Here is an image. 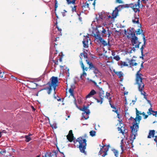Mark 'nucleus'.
<instances>
[{
	"label": "nucleus",
	"mask_w": 157,
	"mask_h": 157,
	"mask_svg": "<svg viewBox=\"0 0 157 157\" xmlns=\"http://www.w3.org/2000/svg\"><path fill=\"white\" fill-rule=\"evenodd\" d=\"M50 126L52 129H56L57 128V124L55 123L50 124Z\"/></svg>",
	"instance_id": "c756f323"
},
{
	"label": "nucleus",
	"mask_w": 157,
	"mask_h": 157,
	"mask_svg": "<svg viewBox=\"0 0 157 157\" xmlns=\"http://www.w3.org/2000/svg\"><path fill=\"white\" fill-rule=\"evenodd\" d=\"M113 153L114 154L115 156H118V151L117 150H116L115 149H113Z\"/></svg>",
	"instance_id": "e433bc0d"
},
{
	"label": "nucleus",
	"mask_w": 157,
	"mask_h": 157,
	"mask_svg": "<svg viewBox=\"0 0 157 157\" xmlns=\"http://www.w3.org/2000/svg\"><path fill=\"white\" fill-rule=\"evenodd\" d=\"M105 145H104L103 146H102V148H101L100 150L98 153V155H101L103 153H104L103 151H103V149L104 148V147L105 146Z\"/></svg>",
	"instance_id": "2f4dec72"
},
{
	"label": "nucleus",
	"mask_w": 157,
	"mask_h": 157,
	"mask_svg": "<svg viewBox=\"0 0 157 157\" xmlns=\"http://www.w3.org/2000/svg\"><path fill=\"white\" fill-rule=\"evenodd\" d=\"M54 155V153H52L51 152H48V154H47V156L48 157H52V156Z\"/></svg>",
	"instance_id": "a19ab883"
},
{
	"label": "nucleus",
	"mask_w": 157,
	"mask_h": 157,
	"mask_svg": "<svg viewBox=\"0 0 157 157\" xmlns=\"http://www.w3.org/2000/svg\"><path fill=\"white\" fill-rule=\"evenodd\" d=\"M25 138L26 139L25 140L26 142H29L31 139L29 136V135H25Z\"/></svg>",
	"instance_id": "b1692460"
},
{
	"label": "nucleus",
	"mask_w": 157,
	"mask_h": 157,
	"mask_svg": "<svg viewBox=\"0 0 157 157\" xmlns=\"http://www.w3.org/2000/svg\"><path fill=\"white\" fill-rule=\"evenodd\" d=\"M140 0H138V2H137V4H133V3H131L128 5V6H127V7H130L131 8H132V9H133L135 7H138L139 8H140Z\"/></svg>",
	"instance_id": "9b49d317"
},
{
	"label": "nucleus",
	"mask_w": 157,
	"mask_h": 157,
	"mask_svg": "<svg viewBox=\"0 0 157 157\" xmlns=\"http://www.w3.org/2000/svg\"><path fill=\"white\" fill-rule=\"evenodd\" d=\"M113 59L116 60L117 61H118L120 59V58L119 56L117 55L116 56L114 57Z\"/></svg>",
	"instance_id": "c9c22d12"
},
{
	"label": "nucleus",
	"mask_w": 157,
	"mask_h": 157,
	"mask_svg": "<svg viewBox=\"0 0 157 157\" xmlns=\"http://www.w3.org/2000/svg\"><path fill=\"white\" fill-rule=\"evenodd\" d=\"M67 3L68 4H69L71 3V2L70 0H67Z\"/></svg>",
	"instance_id": "338daca9"
},
{
	"label": "nucleus",
	"mask_w": 157,
	"mask_h": 157,
	"mask_svg": "<svg viewBox=\"0 0 157 157\" xmlns=\"http://www.w3.org/2000/svg\"><path fill=\"white\" fill-rule=\"evenodd\" d=\"M50 81L51 83L49 82L48 84L49 86H54L56 85H58L57 83L58 82V79L57 77L52 76L51 79Z\"/></svg>",
	"instance_id": "0eeeda50"
},
{
	"label": "nucleus",
	"mask_w": 157,
	"mask_h": 157,
	"mask_svg": "<svg viewBox=\"0 0 157 157\" xmlns=\"http://www.w3.org/2000/svg\"><path fill=\"white\" fill-rule=\"evenodd\" d=\"M100 28L101 29H102L101 31V32L102 34H103V35L105 34V32H106V30H105V29H104L103 27H100Z\"/></svg>",
	"instance_id": "72a5a7b5"
},
{
	"label": "nucleus",
	"mask_w": 157,
	"mask_h": 157,
	"mask_svg": "<svg viewBox=\"0 0 157 157\" xmlns=\"http://www.w3.org/2000/svg\"><path fill=\"white\" fill-rule=\"evenodd\" d=\"M155 111H154L152 110V108L151 107L148 109V111L147 112V113L149 115L152 114L153 116V114L154 115L155 113Z\"/></svg>",
	"instance_id": "6ab92c4d"
},
{
	"label": "nucleus",
	"mask_w": 157,
	"mask_h": 157,
	"mask_svg": "<svg viewBox=\"0 0 157 157\" xmlns=\"http://www.w3.org/2000/svg\"><path fill=\"white\" fill-rule=\"evenodd\" d=\"M66 12H67V11L65 10H64L63 12L62 13L63 17H64L65 16L64 13Z\"/></svg>",
	"instance_id": "13d9d810"
},
{
	"label": "nucleus",
	"mask_w": 157,
	"mask_h": 157,
	"mask_svg": "<svg viewBox=\"0 0 157 157\" xmlns=\"http://www.w3.org/2000/svg\"><path fill=\"white\" fill-rule=\"evenodd\" d=\"M135 61V60L133 59H131L130 62V64L132 66H136L137 64L136 63H135L134 64H132V62Z\"/></svg>",
	"instance_id": "cd10ccee"
},
{
	"label": "nucleus",
	"mask_w": 157,
	"mask_h": 157,
	"mask_svg": "<svg viewBox=\"0 0 157 157\" xmlns=\"http://www.w3.org/2000/svg\"><path fill=\"white\" fill-rule=\"evenodd\" d=\"M93 82L97 87L98 88L99 87V86L97 85V83L95 82L94 81H93Z\"/></svg>",
	"instance_id": "680f3d73"
},
{
	"label": "nucleus",
	"mask_w": 157,
	"mask_h": 157,
	"mask_svg": "<svg viewBox=\"0 0 157 157\" xmlns=\"http://www.w3.org/2000/svg\"><path fill=\"white\" fill-rule=\"evenodd\" d=\"M76 6H75L74 7H72V11L73 12L76 11Z\"/></svg>",
	"instance_id": "3c124183"
},
{
	"label": "nucleus",
	"mask_w": 157,
	"mask_h": 157,
	"mask_svg": "<svg viewBox=\"0 0 157 157\" xmlns=\"http://www.w3.org/2000/svg\"><path fill=\"white\" fill-rule=\"evenodd\" d=\"M104 98H100V99H101V100H98V99L97 98H94L97 101V102H98V103H99L100 102V104H101L102 103V102H103V99Z\"/></svg>",
	"instance_id": "c85d7f7f"
},
{
	"label": "nucleus",
	"mask_w": 157,
	"mask_h": 157,
	"mask_svg": "<svg viewBox=\"0 0 157 157\" xmlns=\"http://www.w3.org/2000/svg\"><path fill=\"white\" fill-rule=\"evenodd\" d=\"M58 86V85H56L54 86H50L51 87L52 86L54 90V92H55V90H56V87Z\"/></svg>",
	"instance_id": "49530a36"
},
{
	"label": "nucleus",
	"mask_w": 157,
	"mask_h": 157,
	"mask_svg": "<svg viewBox=\"0 0 157 157\" xmlns=\"http://www.w3.org/2000/svg\"><path fill=\"white\" fill-rule=\"evenodd\" d=\"M135 24H139V18H137V20L136 21H135Z\"/></svg>",
	"instance_id": "e2e57ef3"
},
{
	"label": "nucleus",
	"mask_w": 157,
	"mask_h": 157,
	"mask_svg": "<svg viewBox=\"0 0 157 157\" xmlns=\"http://www.w3.org/2000/svg\"><path fill=\"white\" fill-rule=\"evenodd\" d=\"M128 35L127 36V37L128 38V39L130 38V36H129V35L131 36V37H135V36H136V34L135 32H133V31H129V32L128 33H127Z\"/></svg>",
	"instance_id": "dca6fc26"
},
{
	"label": "nucleus",
	"mask_w": 157,
	"mask_h": 157,
	"mask_svg": "<svg viewBox=\"0 0 157 157\" xmlns=\"http://www.w3.org/2000/svg\"><path fill=\"white\" fill-rule=\"evenodd\" d=\"M96 21L98 22H98L99 21V20L97 18H96L95 20H94L93 22H92V23L91 24V26H92L93 24H94V22H95Z\"/></svg>",
	"instance_id": "603ef678"
},
{
	"label": "nucleus",
	"mask_w": 157,
	"mask_h": 157,
	"mask_svg": "<svg viewBox=\"0 0 157 157\" xmlns=\"http://www.w3.org/2000/svg\"><path fill=\"white\" fill-rule=\"evenodd\" d=\"M55 94H56V92H55L54 94V98L55 99H56L58 101H61V98L57 96V95H56Z\"/></svg>",
	"instance_id": "393cba45"
},
{
	"label": "nucleus",
	"mask_w": 157,
	"mask_h": 157,
	"mask_svg": "<svg viewBox=\"0 0 157 157\" xmlns=\"http://www.w3.org/2000/svg\"><path fill=\"white\" fill-rule=\"evenodd\" d=\"M139 8L138 7V8L135 7L133 9L135 13H136L137 11L139 12L140 10H139Z\"/></svg>",
	"instance_id": "58836bf2"
},
{
	"label": "nucleus",
	"mask_w": 157,
	"mask_h": 157,
	"mask_svg": "<svg viewBox=\"0 0 157 157\" xmlns=\"http://www.w3.org/2000/svg\"><path fill=\"white\" fill-rule=\"evenodd\" d=\"M114 73L118 76L119 78H121L123 76V73L121 71L114 72Z\"/></svg>",
	"instance_id": "412c9836"
},
{
	"label": "nucleus",
	"mask_w": 157,
	"mask_h": 157,
	"mask_svg": "<svg viewBox=\"0 0 157 157\" xmlns=\"http://www.w3.org/2000/svg\"><path fill=\"white\" fill-rule=\"evenodd\" d=\"M55 11L56 12V10L58 6V1H57V0H55Z\"/></svg>",
	"instance_id": "473e14b6"
},
{
	"label": "nucleus",
	"mask_w": 157,
	"mask_h": 157,
	"mask_svg": "<svg viewBox=\"0 0 157 157\" xmlns=\"http://www.w3.org/2000/svg\"><path fill=\"white\" fill-rule=\"evenodd\" d=\"M108 151V149H107L106 150L105 152H104V153L102 155V157H105V156L107 155V152Z\"/></svg>",
	"instance_id": "79ce46f5"
},
{
	"label": "nucleus",
	"mask_w": 157,
	"mask_h": 157,
	"mask_svg": "<svg viewBox=\"0 0 157 157\" xmlns=\"http://www.w3.org/2000/svg\"><path fill=\"white\" fill-rule=\"evenodd\" d=\"M96 132L95 131L91 130L90 132V135L92 137L96 135Z\"/></svg>",
	"instance_id": "a878e982"
},
{
	"label": "nucleus",
	"mask_w": 157,
	"mask_h": 157,
	"mask_svg": "<svg viewBox=\"0 0 157 157\" xmlns=\"http://www.w3.org/2000/svg\"><path fill=\"white\" fill-rule=\"evenodd\" d=\"M74 90L71 88H70L69 90V92L70 94V95L74 97V94L73 93Z\"/></svg>",
	"instance_id": "7c9ffc66"
},
{
	"label": "nucleus",
	"mask_w": 157,
	"mask_h": 157,
	"mask_svg": "<svg viewBox=\"0 0 157 157\" xmlns=\"http://www.w3.org/2000/svg\"><path fill=\"white\" fill-rule=\"evenodd\" d=\"M89 37H87L86 38H85L83 39V40H84L86 42V43H88V38Z\"/></svg>",
	"instance_id": "a18cd8bd"
},
{
	"label": "nucleus",
	"mask_w": 157,
	"mask_h": 157,
	"mask_svg": "<svg viewBox=\"0 0 157 157\" xmlns=\"http://www.w3.org/2000/svg\"><path fill=\"white\" fill-rule=\"evenodd\" d=\"M123 139H122L121 141V145H120V147H121V149L122 150V151H123V150H124V148L122 146V144L123 143Z\"/></svg>",
	"instance_id": "4c0bfd02"
},
{
	"label": "nucleus",
	"mask_w": 157,
	"mask_h": 157,
	"mask_svg": "<svg viewBox=\"0 0 157 157\" xmlns=\"http://www.w3.org/2000/svg\"><path fill=\"white\" fill-rule=\"evenodd\" d=\"M96 66H94L92 63H90L89 64V67L92 70H93V69Z\"/></svg>",
	"instance_id": "f704fd0d"
},
{
	"label": "nucleus",
	"mask_w": 157,
	"mask_h": 157,
	"mask_svg": "<svg viewBox=\"0 0 157 157\" xmlns=\"http://www.w3.org/2000/svg\"><path fill=\"white\" fill-rule=\"evenodd\" d=\"M137 117V116H136V117L133 119L135 121V122H134L132 124V126H130V128L131 129V132H134L135 131L136 132L138 130L139 128V124L141 120V118H140V120H139Z\"/></svg>",
	"instance_id": "7ed1b4c3"
},
{
	"label": "nucleus",
	"mask_w": 157,
	"mask_h": 157,
	"mask_svg": "<svg viewBox=\"0 0 157 157\" xmlns=\"http://www.w3.org/2000/svg\"><path fill=\"white\" fill-rule=\"evenodd\" d=\"M82 75L83 76H86L87 75L86 72L84 71H83V73L82 74Z\"/></svg>",
	"instance_id": "bf43d9fd"
},
{
	"label": "nucleus",
	"mask_w": 157,
	"mask_h": 157,
	"mask_svg": "<svg viewBox=\"0 0 157 157\" xmlns=\"http://www.w3.org/2000/svg\"><path fill=\"white\" fill-rule=\"evenodd\" d=\"M43 90H48V91H47V93H48V94H49L51 93V91L52 90V88H51L50 86H49V87L44 88Z\"/></svg>",
	"instance_id": "5701e85b"
},
{
	"label": "nucleus",
	"mask_w": 157,
	"mask_h": 157,
	"mask_svg": "<svg viewBox=\"0 0 157 157\" xmlns=\"http://www.w3.org/2000/svg\"><path fill=\"white\" fill-rule=\"evenodd\" d=\"M67 139L70 142H71L73 140H75V138L74 137L73 134L72 133V131L70 130L69 132V134L67 136Z\"/></svg>",
	"instance_id": "1a4fd4ad"
},
{
	"label": "nucleus",
	"mask_w": 157,
	"mask_h": 157,
	"mask_svg": "<svg viewBox=\"0 0 157 157\" xmlns=\"http://www.w3.org/2000/svg\"><path fill=\"white\" fill-rule=\"evenodd\" d=\"M142 37H143V40H146V39H145V35L144 34V33L143 32L142 33V34H141Z\"/></svg>",
	"instance_id": "5fc2aeb1"
},
{
	"label": "nucleus",
	"mask_w": 157,
	"mask_h": 157,
	"mask_svg": "<svg viewBox=\"0 0 157 157\" xmlns=\"http://www.w3.org/2000/svg\"><path fill=\"white\" fill-rule=\"evenodd\" d=\"M140 71V70L138 71L136 74V83L138 84V90L140 92L141 94L143 95L144 96L145 95H146V93L144 91L143 92L144 87V85L142 82L143 78L140 76V75H142L139 74Z\"/></svg>",
	"instance_id": "f257e3e1"
},
{
	"label": "nucleus",
	"mask_w": 157,
	"mask_h": 157,
	"mask_svg": "<svg viewBox=\"0 0 157 157\" xmlns=\"http://www.w3.org/2000/svg\"><path fill=\"white\" fill-rule=\"evenodd\" d=\"M6 152V151L5 150H3L0 152V154H2V155L3 154V153H5Z\"/></svg>",
	"instance_id": "6e6d98bb"
},
{
	"label": "nucleus",
	"mask_w": 157,
	"mask_h": 157,
	"mask_svg": "<svg viewBox=\"0 0 157 157\" xmlns=\"http://www.w3.org/2000/svg\"><path fill=\"white\" fill-rule=\"evenodd\" d=\"M155 133V131L154 130H150L149 131V134L147 136L148 138H151V137H154Z\"/></svg>",
	"instance_id": "4468645a"
},
{
	"label": "nucleus",
	"mask_w": 157,
	"mask_h": 157,
	"mask_svg": "<svg viewBox=\"0 0 157 157\" xmlns=\"http://www.w3.org/2000/svg\"><path fill=\"white\" fill-rule=\"evenodd\" d=\"M117 128L118 131H120L119 132L122 133L123 135H124V133H126L127 132L126 131V129L124 127L122 126L121 127H118Z\"/></svg>",
	"instance_id": "ddd939ff"
},
{
	"label": "nucleus",
	"mask_w": 157,
	"mask_h": 157,
	"mask_svg": "<svg viewBox=\"0 0 157 157\" xmlns=\"http://www.w3.org/2000/svg\"><path fill=\"white\" fill-rule=\"evenodd\" d=\"M77 142H79V148L80 150V151L83 153L86 154V153L85 150L86 149V139H83L81 137L78 138L76 140Z\"/></svg>",
	"instance_id": "f03ea898"
},
{
	"label": "nucleus",
	"mask_w": 157,
	"mask_h": 157,
	"mask_svg": "<svg viewBox=\"0 0 157 157\" xmlns=\"http://www.w3.org/2000/svg\"><path fill=\"white\" fill-rule=\"evenodd\" d=\"M123 63L121 65V67H122L123 66H128V64H127L125 62H122Z\"/></svg>",
	"instance_id": "37998d69"
},
{
	"label": "nucleus",
	"mask_w": 157,
	"mask_h": 157,
	"mask_svg": "<svg viewBox=\"0 0 157 157\" xmlns=\"http://www.w3.org/2000/svg\"><path fill=\"white\" fill-rule=\"evenodd\" d=\"M136 116H137L138 117V119L139 120H140V118H141V117L139 115H142L141 112L140 111H138L136 108Z\"/></svg>",
	"instance_id": "aec40b11"
},
{
	"label": "nucleus",
	"mask_w": 157,
	"mask_h": 157,
	"mask_svg": "<svg viewBox=\"0 0 157 157\" xmlns=\"http://www.w3.org/2000/svg\"><path fill=\"white\" fill-rule=\"evenodd\" d=\"M98 37L100 40V42L103 45V46H105L107 45H109V46H110L109 42V41H108V43L107 44L106 41L104 40L103 38L101 36Z\"/></svg>",
	"instance_id": "f8f14e48"
},
{
	"label": "nucleus",
	"mask_w": 157,
	"mask_h": 157,
	"mask_svg": "<svg viewBox=\"0 0 157 157\" xmlns=\"http://www.w3.org/2000/svg\"><path fill=\"white\" fill-rule=\"evenodd\" d=\"M129 31H133V32H135V30L133 28H130V29Z\"/></svg>",
	"instance_id": "052dcab7"
},
{
	"label": "nucleus",
	"mask_w": 157,
	"mask_h": 157,
	"mask_svg": "<svg viewBox=\"0 0 157 157\" xmlns=\"http://www.w3.org/2000/svg\"><path fill=\"white\" fill-rule=\"evenodd\" d=\"M98 88L99 90V96L100 98H104V96L103 95L104 94V91L103 90L102 88L99 87Z\"/></svg>",
	"instance_id": "2eb2a0df"
},
{
	"label": "nucleus",
	"mask_w": 157,
	"mask_h": 157,
	"mask_svg": "<svg viewBox=\"0 0 157 157\" xmlns=\"http://www.w3.org/2000/svg\"><path fill=\"white\" fill-rule=\"evenodd\" d=\"M71 88L72 89H73V90H74V89H75V85L74 84L71 85Z\"/></svg>",
	"instance_id": "0e129e2a"
},
{
	"label": "nucleus",
	"mask_w": 157,
	"mask_h": 157,
	"mask_svg": "<svg viewBox=\"0 0 157 157\" xmlns=\"http://www.w3.org/2000/svg\"><path fill=\"white\" fill-rule=\"evenodd\" d=\"M137 135V132H136V131L134 132H132L130 135V142L131 144H132L133 140L136 138V136Z\"/></svg>",
	"instance_id": "9d476101"
},
{
	"label": "nucleus",
	"mask_w": 157,
	"mask_h": 157,
	"mask_svg": "<svg viewBox=\"0 0 157 157\" xmlns=\"http://www.w3.org/2000/svg\"><path fill=\"white\" fill-rule=\"evenodd\" d=\"M93 71L94 74H95V76H97V75H99L100 74V72L98 68L95 67L93 69Z\"/></svg>",
	"instance_id": "a211bd4d"
},
{
	"label": "nucleus",
	"mask_w": 157,
	"mask_h": 157,
	"mask_svg": "<svg viewBox=\"0 0 157 157\" xmlns=\"http://www.w3.org/2000/svg\"><path fill=\"white\" fill-rule=\"evenodd\" d=\"M116 2L119 4L123 3V2L121 0H116Z\"/></svg>",
	"instance_id": "09e8293b"
},
{
	"label": "nucleus",
	"mask_w": 157,
	"mask_h": 157,
	"mask_svg": "<svg viewBox=\"0 0 157 157\" xmlns=\"http://www.w3.org/2000/svg\"><path fill=\"white\" fill-rule=\"evenodd\" d=\"M100 27H102L101 26H96L95 28L92 27L93 31L92 35L95 38H97L98 37L101 36L99 33L101 32L102 29L100 28Z\"/></svg>",
	"instance_id": "39448f33"
},
{
	"label": "nucleus",
	"mask_w": 157,
	"mask_h": 157,
	"mask_svg": "<svg viewBox=\"0 0 157 157\" xmlns=\"http://www.w3.org/2000/svg\"><path fill=\"white\" fill-rule=\"evenodd\" d=\"M143 31L141 29L139 28L137 29V30L135 31L136 33V35H140L142 34V33L143 32Z\"/></svg>",
	"instance_id": "4be33fe9"
},
{
	"label": "nucleus",
	"mask_w": 157,
	"mask_h": 157,
	"mask_svg": "<svg viewBox=\"0 0 157 157\" xmlns=\"http://www.w3.org/2000/svg\"><path fill=\"white\" fill-rule=\"evenodd\" d=\"M120 7H121V8L122 7V5H119L118 6L116 7L115 8L112 14V18H115L117 16L119 11L121 10L120 9L119 10L118 9V8H119Z\"/></svg>",
	"instance_id": "6e6552de"
},
{
	"label": "nucleus",
	"mask_w": 157,
	"mask_h": 157,
	"mask_svg": "<svg viewBox=\"0 0 157 157\" xmlns=\"http://www.w3.org/2000/svg\"><path fill=\"white\" fill-rule=\"evenodd\" d=\"M81 65L82 68L83 69L84 67V64L82 62L81 63Z\"/></svg>",
	"instance_id": "69168bd1"
},
{
	"label": "nucleus",
	"mask_w": 157,
	"mask_h": 157,
	"mask_svg": "<svg viewBox=\"0 0 157 157\" xmlns=\"http://www.w3.org/2000/svg\"><path fill=\"white\" fill-rule=\"evenodd\" d=\"M110 94L109 93L107 92L106 93V95L105 96V97L107 98H108L110 96Z\"/></svg>",
	"instance_id": "864d4df0"
},
{
	"label": "nucleus",
	"mask_w": 157,
	"mask_h": 157,
	"mask_svg": "<svg viewBox=\"0 0 157 157\" xmlns=\"http://www.w3.org/2000/svg\"><path fill=\"white\" fill-rule=\"evenodd\" d=\"M144 43L142 45V47H143L144 48V47H145V44H146V40H143Z\"/></svg>",
	"instance_id": "8fccbe9b"
},
{
	"label": "nucleus",
	"mask_w": 157,
	"mask_h": 157,
	"mask_svg": "<svg viewBox=\"0 0 157 157\" xmlns=\"http://www.w3.org/2000/svg\"><path fill=\"white\" fill-rule=\"evenodd\" d=\"M113 111L116 113L117 114V116H118L119 115V114L118 112V110L117 109H115L113 110Z\"/></svg>",
	"instance_id": "de8ad7c7"
},
{
	"label": "nucleus",
	"mask_w": 157,
	"mask_h": 157,
	"mask_svg": "<svg viewBox=\"0 0 157 157\" xmlns=\"http://www.w3.org/2000/svg\"><path fill=\"white\" fill-rule=\"evenodd\" d=\"M141 56H140V58L142 59H144V55L143 54V53H141Z\"/></svg>",
	"instance_id": "4d7b16f0"
},
{
	"label": "nucleus",
	"mask_w": 157,
	"mask_h": 157,
	"mask_svg": "<svg viewBox=\"0 0 157 157\" xmlns=\"http://www.w3.org/2000/svg\"><path fill=\"white\" fill-rule=\"evenodd\" d=\"M48 154V152H46L45 153V154L43 156V157H47V154Z\"/></svg>",
	"instance_id": "774afa93"
},
{
	"label": "nucleus",
	"mask_w": 157,
	"mask_h": 157,
	"mask_svg": "<svg viewBox=\"0 0 157 157\" xmlns=\"http://www.w3.org/2000/svg\"><path fill=\"white\" fill-rule=\"evenodd\" d=\"M131 40L132 46H134L136 48H139L140 45L141 44V42L139 41L137 37L136 36L134 37H131Z\"/></svg>",
	"instance_id": "423d86ee"
},
{
	"label": "nucleus",
	"mask_w": 157,
	"mask_h": 157,
	"mask_svg": "<svg viewBox=\"0 0 157 157\" xmlns=\"http://www.w3.org/2000/svg\"><path fill=\"white\" fill-rule=\"evenodd\" d=\"M96 91L94 90H92L90 92L89 94L86 95V98H90L91 96L93 95L96 94Z\"/></svg>",
	"instance_id": "f3484780"
},
{
	"label": "nucleus",
	"mask_w": 157,
	"mask_h": 157,
	"mask_svg": "<svg viewBox=\"0 0 157 157\" xmlns=\"http://www.w3.org/2000/svg\"><path fill=\"white\" fill-rule=\"evenodd\" d=\"M89 6V3H87V2H86L85 3L84 5L82 7H84L85 8L87 7L88 8Z\"/></svg>",
	"instance_id": "ea45409f"
},
{
	"label": "nucleus",
	"mask_w": 157,
	"mask_h": 157,
	"mask_svg": "<svg viewBox=\"0 0 157 157\" xmlns=\"http://www.w3.org/2000/svg\"><path fill=\"white\" fill-rule=\"evenodd\" d=\"M82 43L83 44V46L84 48H86L88 47V43H86L84 40L82 41Z\"/></svg>",
	"instance_id": "bb28decb"
},
{
	"label": "nucleus",
	"mask_w": 157,
	"mask_h": 157,
	"mask_svg": "<svg viewBox=\"0 0 157 157\" xmlns=\"http://www.w3.org/2000/svg\"><path fill=\"white\" fill-rule=\"evenodd\" d=\"M89 105L86 106L84 105L82 108L80 110L83 112L82 113V118H84L85 120L88 119L89 117V115L90 113V110L88 109L89 108Z\"/></svg>",
	"instance_id": "20e7f679"
},
{
	"label": "nucleus",
	"mask_w": 157,
	"mask_h": 157,
	"mask_svg": "<svg viewBox=\"0 0 157 157\" xmlns=\"http://www.w3.org/2000/svg\"><path fill=\"white\" fill-rule=\"evenodd\" d=\"M53 153H54V155L55 154V155L57 156V155L58 153V151H57V150H53L52 151Z\"/></svg>",
	"instance_id": "c03bdc74"
}]
</instances>
